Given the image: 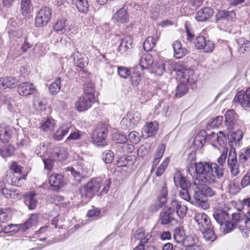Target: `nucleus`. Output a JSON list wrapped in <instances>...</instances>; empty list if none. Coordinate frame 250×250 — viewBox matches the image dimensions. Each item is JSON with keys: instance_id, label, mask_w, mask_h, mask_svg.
I'll return each instance as SVG.
<instances>
[{"instance_id": "19", "label": "nucleus", "mask_w": 250, "mask_h": 250, "mask_svg": "<svg viewBox=\"0 0 250 250\" xmlns=\"http://www.w3.org/2000/svg\"><path fill=\"white\" fill-rule=\"evenodd\" d=\"M158 125L156 122L147 123L143 128V136L145 138L152 136L158 131Z\"/></svg>"}, {"instance_id": "2", "label": "nucleus", "mask_w": 250, "mask_h": 250, "mask_svg": "<svg viewBox=\"0 0 250 250\" xmlns=\"http://www.w3.org/2000/svg\"><path fill=\"white\" fill-rule=\"evenodd\" d=\"M231 210L228 204H224V207H220L213 212L214 218L220 225L221 229H223L225 233H228L232 230V225L229 223Z\"/></svg>"}, {"instance_id": "10", "label": "nucleus", "mask_w": 250, "mask_h": 250, "mask_svg": "<svg viewBox=\"0 0 250 250\" xmlns=\"http://www.w3.org/2000/svg\"><path fill=\"white\" fill-rule=\"evenodd\" d=\"M194 45L196 48L203 49L206 53L211 52L214 48L213 42L210 40L206 41L203 36H197L196 38Z\"/></svg>"}, {"instance_id": "54", "label": "nucleus", "mask_w": 250, "mask_h": 250, "mask_svg": "<svg viewBox=\"0 0 250 250\" xmlns=\"http://www.w3.org/2000/svg\"><path fill=\"white\" fill-rule=\"evenodd\" d=\"M164 72L165 68L163 62L155 63L152 68V72L158 76H161Z\"/></svg>"}, {"instance_id": "59", "label": "nucleus", "mask_w": 250, "mask_h": 250, "mask_svg": "<svg viewBox=\"0 0 250 250\" xmlns=\"http://www.w3.org/2000/svg\"><path fill=\"white\" fill-rule=\"evenodd\" d=\"M206 142V138L205 136L201 134H197L193 141V144L197 148H199L203 147Z\"/></svg>"}, {"instance_id": "18", "label": "nucleus", "mask_w": 250, "mask_h": 250, "mask_svg": "<svg viewBox=\"0 0 250 250\" xmlns=\"http://www.w3.org/2000/svg\"><path fill=\"white\" fill-rule=\"evenodd\" d=\"M35 90L34 85L29 82H23L21 83L18 88V92L23 96H26L32 94Z\"/></svg>"}, {"instance_id": "46", "label": "nucleus", "mask_w": 250, "mask_h": 250, "mask_svg": "<svg viewBox=\"0 0 250 250\" xmlns=\"http://www.w3.org/2000/svg\"><path fill=\"white\" fill-rule=\"evenodd\" d=\"M7 198L16 199L19 197L20 192L18 190H8L6 188L0 191Z\"/></svg>"}, {"instance_id": "61", "label": "nucleus", "mask_w": 250, "mask_h": 250, "mask_svg": "<svg viewBox=\"0 0 250 250\" xmlns=\"http://www.w3.org/2000/svg\"><path fill=\"white\" fill-rule=\"evenodd\" d=\"M102 158L105 163H111L114 159V154L111 150H106L103 153Z\"/></svg>"}, {"instance_id": "33", "label": "nucleus", "mask_w": 250, "mask_h": 250, "mask_svg": "<svg viewBox=\"0 0 250 250\" xmlns=\"http://www.w3.org/2000/svg\"><path fill=\"white\" fill-rule=\"evenodd\" d=\"M46 101L45 98L41 96H35L33 100L34 108L38 111H42L45 109Z\"/></svg>"}, {"instance_id": "37", "label": "nucleus", "mask_w": 250, "mask_h": 250, "mask_svg": "<svg viewBox=\"0 0 250 250\" xmlns=\"http://www.w3.org/2000/svg\"><path fill=\"white\" fill-rule=\"evenodd\" d=\"M159 37L156 36L147 37L144 42V48L146 51H149L155 46Z\"/></svg>"}, {"instance_id": "35", "label": "nucleus", "mask_w": 250, "mask_h": 250, "mask_svg": "<svg viewBox=\"0 0 250 250\" xmlns=\"http://www.w3.org/2000/svg\"><path fill=\"white\" fill-rule=\"evenodd\" d=\"M38 221V216L36 214H32L28 220L24 223L21 224L22 231L24 232L28 229L30 227L35 226Z\"/></svg>"}, {"instance_id": "48", "label": "nucleus", "mask_w": 250, "mask_h": 250, "mask_svg": "<svg viewBox=\"0 0 250 250\" xmlns=\"http://www.w3.org/2000/svg\"><path fill=\"white\" fill-rule=\"evenodd\" d=\"M243 137V133L242 130H237L236 131L232 133L229 137H228V140H230V143H235V146H236V143L240 141Z\"/></svg>"}, {"instance_id": "6", "label": "nucleus", "mask_w": 250, "mask_h": 250, "mask_svg": "<svg viewBox=\"0 0 250 250\" xmlns=\"http://www.w3.org/2000/svg\"><path fill=\"white\" fill-rule=\"evenodd\" d=\"M51 17V10L47 6L41 8L36 14L35 24L36 27L46 25L50 21Z\"/></svg>"}, {"instance_id": "34", "label": "nucleus", "mask_w": 250, "mask_h": 250, "mask_svg": "<svg viewBox=\"0 0 250 250\" xmlns=\"http://www.w3.org/2000/svg\"><path fill=\"white\" fill-rule=\"evenodd\" d=\"M134 237L136 239L140 240V244H143L148 243L150 238L149 235H146L145 231L143 229H139L136 230Z\"/></svg>"}, {"instance_id": "27", "label": "nucleus", "mask_w": 250, "mask_h": 250, "mask_svg": "<svg viewBox=\"0 0 250 250\" xmlns=\"http://www.w3.org/2000/svg\"><path fill=\"white\" fill-rule=\"evenodd\" d=\"M36 194L34 192H29L25 195L24 203L30 209L35 208L37 204Z\"/></svg>"}, {"instance_id": "43", "label": "nucleus", "mask_w": 250, "mask_h": 250, "mask_svg": "<svg viewBox=\"0 0 250 250\" xmlns=\"http://www.w3.org/2000/svg\"><path fill=\"white\" fill-rule=\"evenodd\" d=\"M200 231L202 232L203 237L206 241L213 242L216 239V237L212 229V226L211 227H208L207 229H205V230Z\"/></svg>"}, {"instance_id": "15", "label": "nucleus", "mask_w": 250, "mask_h": 250, "mask_svg": "<svg viewBox=\"0 0 250 250\" xmlns=\"http://www.w3.org/2000/svg\"><path fill=\"white\" fill-rule=\"evenodd\" d=\"M246 220L245 215L241 212L231 213L230 214V220L229 223L232 225V229L234 226L238 225L239 227H243Z\"/></svg>"}, {"instance_id": "11", "label": "nucleus", "mask_w": 250, "mask_h": 250, "mask_svg": "<svg viewBox=\"0 0 250 250\" xmlns=\"http://www.w3.org/2000/svg\"><path fill=\"white\" fill-rule=\"evenodd\" d=\"M176 214L170 206L164 208L159 215V221L162 225H166L175 220Z\"/></svg>"}, {"instance_id": "39", "label": "nucleus", "mask_w": 250, "mask_h": 250, "mask_svg": "<svg viewBox=\"0 0 250 250\" xmlns=\"http://www.w3.org/2000/svg\"><path fill=\"white\" fill-rule=\"evenodd\" d=\"M20 11L23 16L29 14L30 12L32 4L31 0H21Z\"/></svg>"}, {"instance_id": "36", "label": "nucleus", "mask_w": 250, "mask_h": 250, "mask_svg": "<svg viewBox=\"0 0 250 250\" xmlns=\"http://www.w3.org/2000/svg\"><path fill=\"white\" fill-rule=\"evenodd\" d=\"M235 17V13L233 11H228L226 10L219 11L216 14V20L220 21L223 18H226L227 20H232Z\"/></svg>"}, {"instance_id": "22", "label": "nucleus", "mask_w": 250, "mask_h": 250, "mask_svg": "<svg viewBox=\"0 0 250 250\" xmlns=\"http://www.w3.org/2000/svg\"><path fill=\"white\" fill-rule=\"evenodd\" d=\"M113 19L118 23H125L129 21V16L125 8L120 9L113 16Z\"/></svg>"}, {"instance_id": "13", "label": "nucleus", "mask_w": 250, "mask_h": 250, "mask_svg": "<svg viewBox=\"0 0 250 250\" xmlns=\"http://www.w3.org/2000/svg\"><path fill=\"white\" fill-rule=\"evenodd\" d=\"M181 77V82L185 83L192 84L197 81V77L193 70L189 69H184L182 70L179 74Z\"/></svg>"}, {"instance_id": "50", "label": "nucleus", "mask_w": 250, "mask_h": 250, "mask_svg": "<svg viewBox=\"0 0 250 250\" xmlns=\"http://www.w3.org/2000/svg\"><path fill=\"white\" fill-rule=\"evenodd\" d=\"M22 227L21 224L14 225L9 224L5 226L2 229L4 233H9L10 232H17L19 231H22Z\"/></svg>"}, {"instance_id": "21", "label": "nucleus", "mask_w": 250, "mask_h": 250, "mask_svg": "<svg viewBox=\"0 0 250 250\" xmlns=\"http://www.w3.org/2000/svg\"><path fill=\"white\" fill-rule=\"evenodd\" d=\"M226 125L229 129L234 128L237 120V115L233 110L227 111L225 115Z\"/></svg>"}, {"instance_id": "17", "label": "nucleus", "mask_w": 250, "mask_h": 250, "mask_svg": "<svg viewBox=\"0 0 250 250\" xmlns=\"http://www.w3.org/2000/svg\"><path fill=\"white\" fill-rule=\"evenodd\" d=\"M49 183L53 190H58L64 185L63 177L60 174H53L49 176Z\"/></svg>"}, {"instance_id": "49", "label": "nucleus", "mask_w": 250, "mask_h": 250, "mask_svg": "<svg viewBox=\"0 0 250 250\" xmlns=\"http://www.w3.org/2000/svg\"><path fill=\"white\" fill-rule=\"evenodd\" d=\"M195 192L194 194V198L195 200V201H198L205 199L206 197L203 189L200 185H195Z\"/></svg>"}, {"instance_id": "58", "label": "nucleus", "mask_w": 250, "mask_h": 250, "mask_svg": "<svg viewBox=\"0 0 250 250\" xmlns=\"http://www.w3.org/2000/svg\"><path fill=\"white\" fill-rule=\"evenodd\" d=\"M113 139L117 143H125L127 139L126 135L124 133L117 132L114 133L112 136Z\"/></svg>"}, {"instance_id": "56", "label": "nucleus", "mask_w": 250, "mask_h": 250, "mask_svg": "<svg viewBox=\"0 0 250 250\" xmlns=\"http://www.w3.org/2000/svg\"><path fill=\"white\" fill-rule=\"evenodd\" d=\"M223 121V116H217L211 119L208 124V127L210 128L218 127L222 124Z\"/></svg>"}, {"instance_id": "60", "label": "nucleus", "mask_w": 250, "mask_h": 250, "mask_svg": "<svg viewBox=\"0 0 250 250\" xmlns=\"http://www.w3.org/2000/svg\"><path fill=\"white\" fill-rule=\"evenodd\" d=\"M5 89L7 88H12L17 84V80L12 77H4Z\"/></svg>"}, {"instance_id": "38", "label": "nucleus", "mask_w": 250, "mask_h": 250, "mask_svg": "<svg viewBox=\"0 0 250 250\" xmlns=\"http://www.w3.org/2000/svg\"><path fill=\"white\" fill-rule=\"evenodd\" d=\"M227 188L228 192L233 195L238 193L240 190L239 183L236 179L229 181Z\"/></svg>"}, {"instance_id": "53", "label": "nucleus", "mask_w": 250, "mask_h": 250, "mask_svg": "<svg viewBox=\"0 0 250 250\" xmlns=\"http://www.w3.org/2000/svg\"><path fill=\"white\" fill-rule=\"evenodd\" d=\"M167 188L166 185H164L160 191V194L158 197V202L162 205H165L167 202Z\"/></svg>"}, {"instance_id": "32", "label": "nucleus", "mask_w": 250, "mask_h": 250, "mask_svg": "<svg viewBox=\"0 0 250 250\" xmlns=\"http://www.w3.org/2000/svg\"><path fill=\"white\" fill-rule=\"evenodd\" d=\"M166 149V146L164 144L160 145L157 149V151L154 155L152 167L151 169V172L154 170V167H156L159 163L161 158L163 156Z\"/></svg>"}, {"instance_id": "25", "label": "nucleus", "mask_w": 250, "mask_h": 250, "mask_svg": "<svg viewBox=\"0 0 250 250\" xmlns=\"http://www.w3.org/2000/svg\"><path fill=\"white\" fill-rule=\"evenodd\" d=\"M11 137V129L8 125L2 124L0 125V140L7 143Z\"/></svg>"}, {"instance_id": "9", "label": "nucleus", "mask_w": 250, "mask_h": 250, "mask_svg": "<svg viewBox=\"0 0 250 250\" xmlns=\"http://www.w3.org/2000/svg\"><path fill=\"white\" fill-rule=\"evenodd\" d=\"M193 220L196 222L197 228L199 230H205L212 225L209 217L204 212H195Z\"/></svg>"}, {"instance_id": "16", "label": "nucleus", "mask_w": 250, "mask_h": 250, "mask_svg": "<svg viewBox=\"0 0 250 250\" xmlns=\"http://www.w3.org/2000/svg\"><path fill=\"white\" fill-rule=\"evenodd\" d=\"M213 13V10L211 8L204 7L197 12L195 19L198 21H205L209 19Z\"/></svg>"}, {"instance_id": "62", "label": "nucleus", "mask_w": 250, "mask_h": 250, "mask_svg": "<svg viewBox=\"0 0 250 250\" xmlns=\"http://www.w3.org/2000/svg\"><path fill=\"white\" fill-rule=\"evenodd\" d=\"M47 146L44 143L38 145L36 149L35 152L38 156L42 157L44 156L47 152Z\"/></svg>"}, {"instance_id": "12", "label": "nucleus", "mask_w": 250, "mask_h": 250, "mask_svg": "<svg viewBox=\"0 0 250 250\" xmlns=\"http://www.w3.org/2000/svg\"><path fill=\"white\" fill-rule=\"evenodd\" d=\"M227 164L231 175L236 177L240 173L239 164L238 163L236 154L234 151H230L228 158Z\"/></svg>"}, {"instance_id": "42", "label": "nucleus", "mask_w": 250, "mask_h": 250, "mask_svg": "<svg viewBox=\"0 0 250 250\" xmlns=\"http://www.w3.org/2000/svg\"><path fill=\"white\" fill-rule=\"evenodd\" d=\"M174 182L176 185L179 184L181 189L188 188V182L185 177L181 176L180 174H176L174 177Z\"/></svg>"}, {"instance_id": "1", "label": "nucleus", "mask_w": 250, "mask_h": 250, "mask_svg": "<svg viewBox=\"0 0 250 250\" xmlns=\"http://www.w3.org/2000/svg\"><path fill=\"white\" fill-rule=\"evenodd\" d=\"M188 173L194 179V184H212L216 183V178L220 179L224 175V169L216 163H197L188 168Z\"/></svg>"}, {"instance_id": "20", "label": "nucleus", "mask_w": 250, "mask_h": 250, "mask_svg": "<svg viewBox=\"0 0 250 250\" xmlns=\"http://www.w3.org/2000/svg\"><path fill=\"white\" fill-rule=\"evenodd\" d=\"M56 125L55 121L51 118H44L40 123L39 128L44 132H51Z\"/></svg>"}, {"instance_id": "29", "label": "nucleus", "mask_w": 250, "mask_h": 250, "mask_svg": "<svg viewBox=\"0 0 250 250\" xmlns=\"http://www.w3.org/2000/svg\"><path fill=\"white\" fill-rule=\"evenodd\" d=\"M153 63V59L152 56L148 53L143 55L139 61V65L142 70L147 69L150 67Z\"/></svg>"}, {"instance_id": "57", "label": "nucleus", "mask_w": 250, "mask_h": 250, "mask_svg": "<svg viewBox=\"0 0 250 250\" xmlns=\"http://www.w3.org/2000/svg\"><path fill=\"white\" fill-rule=\"evenodd\" d=\"M14 151V147L10 145L5 146L0 149V154L2 157L11 156Z\"/></svg>"}, {"instance_id": "45", "label": "nucleus", "mask_w": 250, "mask_h": 250, "mask_svg": "<svg viewBox=\"0 0 250 250\" xmlns=\"http://www.w3.org/2000/svg\"><path fill=\"white\" fill-rule=\"evenodd\" d=\"M188 90V87L187 84L184 83H182V82H180V83L177 86L175 96L180 98L186 94L187 93Z\"/></svg>"}, {"instance_id": "47", "label": "nucleus", "mask_w": 250, "mask_h": 250, "mask_svg": "<svg viewBox=\"0 0 250 250\" xmlns=\"http://www.w3.org/2000/svg\"><path fill=\"white\" fill-rule=\"evenodd\" d=\"M173 237L177 243H181L185 239L184 229L182 227H177L174 229Z\"/></svg>"}, {"instance_id": "5", "label": "nucleus", "mask_w": 250, "mask_h": 250, "mask_svg": "<svg viewBox=\"0 0 250 250\" xmlns=\"http://www.w3.org/2000/svg\"><path fill=\"white\" fill-rule=\"evenodd\" d=\"M107 128L105 124H99L96 127L92 134V139L94 143L99 146L105 145V138L107 136Z\"/></svg>"}, {"instance_id": "3", "label": "nucleus", "mask_w": 250, "mask_h": 250, "mask_svg": "<svg viewBox=\"0 0 250 250\" xmlns=\"http://www.w3.org/2000/svg\"><path fill=\"white\" fill-rule=\"evenodd\" d=\"M141 118V115L139 112H128L121 120V127L124 129H132L140 123Z\"/></svg>"}, {"instance_id": "24", "label": "nucleus", "mask_w": 250, "mask_h": 250, "mask_svg": "<svg viewBox=\"0 0 250 250\" xmlns=\"http://www.w3.org/2000/svg\"><path fill=\"white\" fill-rule=\"evenodd\" d=\"M174 57L176 59H181L188 53L186 48L183 47L181 43L179 41H175L173 43Z\"/></svg>"}, {"instance_id": "64", "label": "nucleus", "mask_w": 250, "mask_h": 250, "mask_svg": "<svg viewBox=\"0 0 250 250\" xmlns=\"http://www.w3.org/2000/svg\"><path fill=\"white\" fill-rule=\"evenodd\" d=\"M215 138L216 139L217 143L220 146L225 145L227 141V138L223 131H219L216 134Z\"/></svg>"}, {"instance_id": "26", "label": "nucleus", "mask_w": 250, "mask_h": 250, "mask_svg": "<svg viewBox=\"0 0 250 250\" xmlns=\"http://www.w3.org/2000/svg\"><path fill=\"white\" fill-rule=\"evenodd\" d=\"M54 30L57 32L64 33L69 31L70 28L64 19L58 20L53 26Z\"/></svg>"}, {"instance_id": "52", "label": "nucleus", "mask_w": 250, "mask_h": 250, "mask_svg": "<svg viewBox=\"0 0 250 250\" xmlns=\"http://www.w3.org/2000/svg\"><path fill=\"white\" fill-rule=\"evenodd\" d=\"M170 7L171 5H169L168 7H167L162 2L160 1L159 4H154V6L152 7L151 11L152 12L164 13L168 11L169 10L168 8Z\"/></svg>"}, {"instance_id": "14", "label": "nucleus", "mask_w": 250, "mask_h": 250, "mask_svg": "<svg viewBox=\"0 0 250 250\" xmlns=\"http://www.w3.org/2000/svg\"><path fill=\"white\" fill-rule=\"evenodd\" d=\"M170 206L174 212L180 218H184L187 214L188 207L186 205L182 204L176 200H172L171 201Z\"/></svg>"}, {"instance_id": "23", "label": "nucleus", "mask_w": 250, "mask_h": 250, "mask_svg": "<svg viewBox=\"0 0 250 250\" xmlns=\"http://www.w3.org/2000/svg\"><path fill=\"white\" fill-rule=\"evenodd\" d=\"M70 128L71 125L69 124H63L61 125L53 134V138L56 141L62 140L69 132Z\"/></svg>"}, {"instance_id": "40", "label": "nucleus", "mask_w": 250, "mask_h": 250, "mask_svg": "<svg viewBox=\"0 0 250 250\" xmlns=\"http://www.w3.org/2000/svg\"><path fill=\"white\" fill-rule=\"evenodd\" d=\"M83 94L86 95L95 96V84L91 81L85 82L83 84Z\"/></svg>"}, {"instance_id": "4", "label": "nucleus", "mask_w": 250, "mask_h": 250, "mask_svg": "<svg viewBox=\"0 0 250 250\" xmlns=\"http://www.w3.org/2000/svg\"><path fill=\"white\" fill-rule=\"evenodd\" d=\"M86 184L94 194L100 190L102 186L103 187V188L101 193L102 194H105L108 192L110 188L111 179H107L103 181L100 178H95L91 179Z\"/></svg>"}, {"instance_id": "30", "label": "nucleus", "mask_w": 250, "mask_h": 250, "mask_svg": "<svg viewBox=\"0 0 250 250\" xmlns=\"http://www.w3.org/2000/svg\"><path fill=\"white\" fill-rule=\"evenodd\" d=\"M67 154V150L65 148L59 147L52 153L51 157L54 158V160L62 161L66 159Z\"/></svg>"}, {"instance_id": "41", "label": "nucleus", "mask_w": 250, "mask_h": 250, "mask_svg": "<svg viewBox=\"0 0 250 250\" xmlns=\"http://www.w3.org/2000/svg\"><path fill=\"white\" fill-rule=\"evenodd\" d=\"M237 42L240 52L244 53L250 50V42L245 40V39L240 38L237 40Z\"/></svg>"}, {"instance_id": "63", "label": "nucleus", "mask_w": 250, "mask_h": 250, "mask_svg": "<svg viewBox=\"0 0 250 250\" xmlns=\"http://www.w3.org/2000/svg\"><path fill=\"white\" fill-rule=\"evenodd\" d=\"M141 80V75L138 71H134L131 75L130 81L133 85H138Z\"/></svg>"}, {"instance_id": "28", "label": "nucleus", "mask_w": 250, "mask_h": 250, "mask_svg": "<svg viewBox=\"0 0 250 250\" xmlns=\"http://www.w3.org/2000/svg\"><path fill=\"white\" fill-rule=\"evenodd\" d=\"M72 3L83 14H86L88 11L89 4L87 0H72Z\"/></svg>"}, {"instance_id": "51", "label": "nucleus", "mask_w": 250, "mask_h": 250, "mask_svg": "<svg viewBox=\"0 0 250 250\" xmlns=\"http://www.w3.org/2000/svg\"><path fill=\"white\" fill-rule=\"evenodd\" d=\"M61 82V78H58L55 82L52 83L49 88L50 92L53 94L55 95L57 94L60 90V84Z\"/></svg>"}, {"instance_id": "31", "label": "nucleus", "mask_w": 250, "mask_h": 250, "mask_svg": "<svg viewBox=\"0 0 250 250\" xmlns=\"http://www.w3.org/2000/svg\"><path fill=\"white\" fill-rule=\"evenodd\" d=\"M132 40L130 36H125L121 42L120 46L118 48V51L121 53H124L127 50L130 49L132 46Z\"/></svg>"}, {"instance_id": "55", "label": "nucleus", "mask_w": 250, "mask_h": 250, "mask_svg": "<svg viewBox=\"0 0 250 250\" xmlns=\"http://www.w3.org/2000/svg\"><path fill=\"white\" fill-rule=\"evenodd\" d=\"M169 162V159L168 157L166 158L158 167L156 170L155 174L157 177H160L166 170V168Z\"/></svg>"}, {"instance_id": "44", "label": "nucleus", "mask_w": 250, "mask_h": 250, "mask_svg": "<svg viewBox=\"0 0 250 250\" xmlns=\"http://www.w3.org/2000/svg\"><path fill=\"white\" fill-rule=\"evenodd\" d=\"M79 191L81 197L83 198L91 199L94 195V194L91 191L90 188H89L87 184L81 187Z\"/></svg>"}, {"instance_id": "7", "label": "nucleus", "mask_w": 250, "mask_h": 250, "mask_svg": "<svg viewBox=\"0 0 250 250\" xmlns=\"http://www.w3.org/2000/svg\"><path fill=\"white\" fill-rule=\"evenodd\" d=\"M95 101V97L83 94L76 102L75 107L79 112H84L90 108Z\"/></svg>"}, {"instance_id": "8", "label": "nucleus", "mask_w": 250, "mask_h": 250, "mask_svg": "<svg viewBox=\"0 0 250 250\" xmlns=\"http://www.w3.org/2000/svg\"><path fill=\"white\" fill-rule=\"evenodd\" d=\"M233 102L234 104L240 105L244 109L250 107V87L244 91H238L235 96Z\"/></svg>"}]
</instances>
